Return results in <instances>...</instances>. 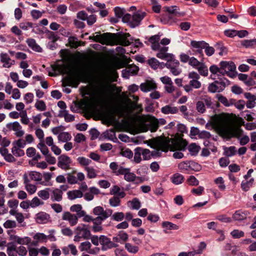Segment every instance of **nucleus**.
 <instances>
[{"label":"nucleus","instance_id":"obj_1","mask_svg":"<svg viewBox=\"0 0 256 256\" xmlns=\"http://www.w3.org/2000/svg\"><path fill=\"white\" fill-rule=\"evenodd\" d=\"M208 124L216 133L224 138L239 137L242 134L241 130L234 126L232 118L228 114H214L210 118L206 126Z\"/></svg>","mask_w":256,"mask_h":256},{"label":"nucleus","instance_id":"obj_2","mask_svg":"<svg viewBox=\"0 0 256 256\" xmlns=\"http://www.w3.org/2000/svg\"><path fill=\"white\" fill-rule=\"evenodd\" d=\"M82 93L84 96L87 95L90 97V99L86 98L87 102L82 104V106L85 109H87L90 104L94 106L103 105L108 99V87L102 82L96 86L94 91L89 86L82 88Z\"/></svg>","mask_w":256,"mask_h":256},{"label":"nucleus","instance_id":"obj_3","mask_svg":"<svg viewBox=\"0 0 256 256\" xmlns=\"http://www.w3.org/2000/svg\"><path fill=\"white\" fill-rule=\"evenodd\" d=\"M183 135L177 133L172 140L168 138H157L152 140V147L158 150L166 152L170 150H184L188 144L187 142L182 138Z\"/></svg>","mask_w":256,"mask_h":256},{"label":"nucleus","instance_id":"obj_4","mask_svg":"<svg viewBox=\"0 0 256 256\" xmlns=\"http://www.w3.org/2000/svg\"><path fill=\"white\" fill-rule=\"evenodd\" d=\"M52 70L62 74H68L62 80V86H70L76 88L80 81L84 79L85 72H82L77 75L74 74L72 66L70 64H56L52 66Z\"/></svg>","mask_w":256,"mask_h":256},{"label":"nucleus","instance_id":"obj_5","mask_svg":"<svg viewBox=\"0 0 256 256\" xmlns=\"http://www.w3.org/2000/svg\"><path fill=\"white\" fill-rule=\"evenodd\" d=\"M164 119L158 120L150 116H140L138 119L135 128L137 132H146L150 130L151 132H155L159 127V125L166 124Z\"/></svg>","mask_w":256,"mask_h":256},{"label":"nucleus","instance_id":"obj_6","mask_svg":"<svg viewBox=\"0 0 256 256\" xmlns=\"http://www.w3.org/2000/svg\"><path fill=\"white\" fill-rule=\"evenodd\" d=\"M96 35L90 36L89 38L102 44L114 45L119 44L123 46H128L130 42L125 36H118L115 34L104 33L100 34V32L95 33Z\"/></svg>","mask_w":256,"mask_h":256},{"label":"nucleus","instance_id":"obj_7","mask_svg":"<svg viewBox=\"0 0 256 256\" xmlns=\"http://www.w3.org/2000/svg\"><path fill=\"white\" fill-rule=\"evenodd\" d=\"M164 8L168 13V14L162 16L161 18L162 22L164 24H171L174 22L176 20L173 18L174 16H180L184 15V13L178 11L179 9L176 6H165Z\"/></svg>","mask_w":256,"mask_h":256},{"label":"nucleus","instance_id":"obj_8","mask_svg":"<svg viewBox=\"0 0 256 256\" xmlns=\"http://www.w3.org/2000/svg\"><path fill=\"white\" fill-rule=\"evenodd\" d=\"M220 74H227L230 77L236 76V66L232 62L222 61L220 64Z\"/></svg>","mask_w":256,"mask_h":256},{"label":"nucleus","instance_id":"obj_9","mask_svg":"<svg viewBox=\"0 0 256 256\" xmlns=\"http://www.w3.org/2000/svg\"><path fill=\"white\" fill-rule=\"evenodd\" d=\"M126 106H122L116 110L115 112L120 116H123L125 112H131L134 110L141 108L140 105L138 104L135 102H132L128 98L126 100Z\"/></svg>","mask_w":256,"mask_h":256},{"label":"nucleus","instance_id":"obj_10","mask_svg":"<svg viewBox=\"0 0 256 256\" xmlns=\"http://www.w3.org/2000/svg\"><path fill=\"white\" fill-rule=\"evenodd\" d=\"M93 213L98 216V217L95 218L96 220H100V223H102V222L111 216L112 214V210L110 209H107L106 210L100 206H96L93 210Z\"/></svg>","mask_w":256,"mask_h":256},{"label":"nucleus","instance_id":"obj_11","mask_svg":"<svg viewBox=\"0 0 256 256\" xmlns=\"http://www.w3.org/2000/svg\"><path fill=\"white\" fill-rule=\"evenodd\" d=\"M68 182L70 184H76L78 181L82 182L85 179V176L82 172H77L76 170L66 174Z\"/></svg>","mask_w":256,"mask_h":256},{"label":"nucleus","instance_id":"obj_12","mask_svg":"<svg viewBox=\"0 0 256 256\" xmlns=\"http://www.w3.org/2000/svg\"><path fill=\"white\" fill-rule=\"evenodd\" d=\"M168 46H164L161 47L160 46V48L156 50H158V52L156 54V56L160 59L166 60L168 62L174 60V55L172 54L168 53Z\"/></svg>","mask_w":256,"mask_h":256},{"label":"nucleus","instance_id":"obj_13","mask_svg":"<svg viewBox=\"0 0 256 256\" xmlns=\"http://www.w3.org/2000/svg\"><path fill=\"white\" fill-rule=\"evenodd\" d=\"M78 248L81 252H86L89 254L94 255L98 254L100 251V248L97 246L92 248V244L88 241L81 242Z\"/></svg>","mask_w":256,"mask_h":256},{"label":"nucleus","instance_id":"obj_14","mask_svg":"<svg viewBox=\"0 0 256 256\" xmlns=\"http://www.w3.org/2000/svg\"><path fill=\"white\" fill-rule=\"evenodd\" d=\"M163 65L170 69L171 73L174 76L179 75L182 72V70L179 66L180 62L178 60H175L174 58L172 61L163 64Z\"/></svg>","mask_w":256,"mask_h":256},{"label":"nucleus","instance_id":"obj_15","mask_svg":"<svg viewBox=\"0 0 256 256\" xmlns=\"http://www.w3.org/2000/svg\"><path fill=\"white\" fill-rule=\"evenodd\" d=\"M72 160L66 154H62L58 158V166L60 168L66 170L70 168Z\"/></svg>","mask_w":256,"mask_h":256},{"label":"nucleus","instance_id":"obj_16","mask_svg":"<svg viewBox=\"0 0 256 256\" xmlns=\"http://www.w3.org/2000/svg\"><path fill=\"white\" fill-rule=\"evenodd\" d=\"M100 243L102 245V250H106L118 246V244L112 241L110 238L104 236H100Z\"/></svg>","mask_w":256,"mask_h":256},{"label":"nucleus","instance_id":"obj_17","mask_svg":"<svg viewBox=\"0 0 256 256\" xmlns=\"http://www.w3.org/2000/svg\"><path fill=\"white\" fill-rule=\"evenodd\" d=\"M62 218L64 220L68 221L70 226H74L78 222V216L69 212H64L62 216Z\"/></svg>","mask_w":256,"mask_h":256},{"label":"nucleus","instance_id":"obj_18","mask_svg":"<svg viewBox=\"0 0 256 256\" xmlns=\"http://www.w3.org/2000/svg\"><path fill=\"white\" fill-rule=\"evenodd\" d=\"M6 128L10 130L14 131L15 134L18 137H21L24 134V131L22 130V126L18 122L8 124Z\"/></svg>","mask_w":256,"mask_h":256},{"label":"nucleus","instance_id":"obj_19","mask_svg":"<svg viewBox=\"0 0 256 256\" xmlns=\"http://www.w3.org/2000/svg\"><path fill=\"white\" fill-rule=\"evenodd\" d=\"M119 172V174H121V175L124 176V179L128 182H133L135 180L140 178V177L136 176L134 173L131 172L129 168L121 169Z\"/></svg>","mask_w":256,"mask_h":256},{"label":"nucleus","instance_id":"obj_20","mask_svg":"<svg viewBox=\"0 0 256 256\" xmlns=\"http://www.w3.org/2000/svg\"><path fill=\"white\" fill-rule=\"evenodd\" d=\"M76 232L78 235H81L84 239H88L90 236V232L88 226L84 224H80L76 228Z\"/></svg>","mask_w":256,"mask_h":256},{"label":"nucleus","instance_id":"obj_21","mask_svg":"<svg viewBox=\"0 0 256 256\" xmlns=\"http://www.w3.org/2000/svg\"><path fill=\"white\" fill-rule=\"evenodd\" d=\"M225 88L226 84L224 82L215 81L209 85L208 90L213 93L220 92L224 90Z\"/></svg>","mask_w":256,"mask_h":256},{"label":"nucleus","instance_id":"obj_22","mask_svg":"<svg viewBox=\"0 0 256 256\" xmlns=\"http://www.w3.org/2000/svg\"><path fill=\"white\" fill-rule=\"evenodd\" d=\"M140 90L144 92L156 89V84L152 80H146L145 82L142 83L140 86Z\"/></svg>","mask_w":256,"mask_h":256},{"label":"nucleus","instance_id":"obj_23","mask_svg":"<svg viewBox=\"0 0 256 256\" xmlns=\"http://www.w3.org/2000/svg\"><path fill=\"white\" fill-rule=\"evenodd\" d=\"M146 16V13L144 12H138L132 15V20L130 22V26L132 28H135L138 26L140 21Z\"/></svg>","mask_w":256,"mask_h":256},{"label":"nucleus","instance_id":"obj_24","mask_svg":"<svg viewBox=\"0 0 256 256\" xmlns=\"http://www.w3.org/2000/svg\"><path fill=\"white\" fill-rule=\"evenodd\" d=\"M0 61L3 64L2 66L5 68H10L15 64L14 60H12L8 54L4 52L0 54Z\"/></svg>","mask_w":256,"mask_h":256},{"label":"nucleus","instance_id":"obj_25","mask_svg":"<svg viewBox=\"0 0 256 256\" xmlns=\"http://www.w3.org/2000/svg\"><path fill=\"white\" fill-rule=\"evenodd\" d=\"M62 191L58 188L50 190V198L52 202H60L62 199Z\"/></svg>","mask_w":256,"mask_h":256},{"label":"nucleus","instance_id":"obj_26","mask_svg":"<svg viewBox=\"0 0 256 256\" xmlns=\"http://www.w3.org/2000/svg\"><path fill=\"white\" fill-rule=\"evenodd\" d=\"M244 96L248 100L246 104L248 108H252L256 106V95H253L250 92H246Z\"/></svg>","mask_w":256,"mask_h":256},{"label":"nucleus","instance_id":"obj_27","mask_svg":"<svg viewBox=\"0 0 256 256\" xmlns=\"http://www.w3.org/2000/svg\"><path fill=\"white\" fill-rule=\"evenodd\" d=\"M46 38L50 41L49 46L52 50L56 48L55 42L58 40L59 37L58 35L52 32L48 31L46 34Z\"/></svg>","mask_w":256,"mask_h":256},{"label":"nucleus","instance_id":"obj_28","mask_svg":"<svg viewBox=\"0 0 256 256\" xmlns=\"http://www.w3.org/2000/svg\"><path fill=\"white\" fill-rule=\"evenodd\" d=\"M162 226L164 228V232L165 234H169L168 230H178L179 226L176 224H173L168 221H165L162 222Z\"/></svg>","mask_w":256,"mask_h":256},{"label":"nucleus","instance_id":"obj_29","mask_svg":"<svg viewBox=\"0 0 256 256\" xmlns=\"http://www.w3.org/2000/svg\"><path fill=\"white\" fill-rule=\"evenodd\" d=\"M248 214V212L240 210H236L232 218L234 220L242 221L245 220Z\"/></svg>","mask_w":256,"mask_h":256},{"label":"nucleus","instance_id":"obj_30","mask_svg":"<svg viewBox=\"0 0 256 256\" xmlns=\"http://www.w3.org/2000/svg\"><path fill=\"white\" fill-rule=\"evenodd\" d=\"M160 36L158 34L150 36L148 39V42L151 44V48L154 50H156L160 48Z\"/></svg>","mask_w":256,"mask_h":256},{"label":"nucleus","instance_id":"obj_31","mask_svg":"<svg viewBox=\"0 0 256 256\" xmlns=\"http://www.w3.org/2000/svg\"><path fill=\"white\" fill-rule=\"evenodd\" d=\"M206 44L204 41H195L192 40L190 42V45L194 48H196V52L200 53L202 56H203L202 54V50L204 49L206 46Z\"/></svg>","mask_w":256,"mask_h":256},{"label":"nucleus","instance_id":"obj_32","mask_svg":"<svg viewBox=\"0 0 256 256\" xmlns=\"http://www.w3.org/2000/svg\"><path fill=\"white\" fill-rule=\"evenodd\" d=\"M50 218V215L44 212H40L36 214V220L38 224L46 223Z\"/></svg>","mask_w":256,"mask_h":256},{"label":"nucleus","instance_id":"obj_33","mask_svg":"<svg viewBox=\"0 0 256 256\" xmlns=\"http://www.w3.org/2000/svg\"><path fill=\"white\" fill-rule=\"evenodd\" d=\"M161 112L165 114H176L178 112V108L172 105L168 104L162 108Z\"/></svg>","mask_w":256,"mask_h":256},{"label":"nucleus","instance_id":"obj_34","mask_svg":"<svg viewBox=\"0 0 256 256\" xmlns=\"http://www.w3.org/2000/svg\"><path fill=\"white\" fill-rule=\"evenodd\" d=\"M138 68L136 65H129L126 68L122 70L124 75L126 74L125 76H128L130 75L136 74L138 71Z\"/></svg>","mask_w":256,"mask_h":256},{"label":"nucleus","instance_id":"obj_35","mask_svg":"<svg viewBox=\"0 0 256 256\" xmlns=\"http://www.w3.org/2000/svg\"><path fill=\"white\" fill-rule=\"evenodd\" d=\"M68 198L70 200H74L78 198H80L83 196V193L80 190H70L67 192Z\"/></svg>","mask_w":256,"mask_h":256},{"label":"nucleus","instance_id":"obj_36","mask_svg":"<svg viewBox=\"0 0 256 256\" xmlns=\"http://www.w3.org/2000/svg\"><path fill=\"white\" fill-rule=\"evenodd\" d=\"M11 239L14 242L20 244H28L31 242V239L29 237L20 238L17 236H11Z\"/></svg>","mask_w":256,"mask_h":256},{"label":"nucleus","instance_id":"obj_37","mask_svg":"<svg viewBox=\"0 0 256 256\" xmlns=\"http://www.w3.org/2000/svg\"><path fill=\"white\" fill-rule=\"evenodd\" d=\"M26 42L30 48L33 50L37 52H41L42 48L36 42L34 39L30 38L26 40Z\"/></svg>","mask_w":256,"mask_h":256},{"label":"nucleus","instance_id":"obj_38","mask_svg":"<svg viewBox=\"0 0 256 256\" xmlns=\"http://www.w3.org/2000/svg\"><path fill=\"white\" fill-rule=\"evenodd\" d=\"M170 180L173 184L178 185L183 182L184 178L182 174L176 173L172 175L170 178Z\"/></svg>","mask_w":256,"mask_h":256},{"label":"nucleus","instance_id":"obj_39","mask_svg":"<svg viewBox=\"0 0 256 256\" xmlns=\"http://www.w3.org/2000/svg\"><path fill=\"white\" fill-rule=\"evenodd\" d=\"M59 116L64 118L65 121L66 122H72L74 120V116L72 114H69L66 110H60Z\"/></svg>","mask_w":256,"mask_h":256},{"label":"nucleus","instance_id":"obj_40","mask_svg":"<svg viewBox=\"0 0 256 256\" xmlns=\"http://www.w3.org/2000/svg\"><path fill=\"white\" fill-rule=\"evenodd\" d=\"M50 188H46L44 190L38 192V196L44 200H47L50 198Z\"/></svg>","mask_w":256,"mask_h":256},{"label":"nucleus","instance_id":"obj_41","mask_svg":"<svg viewBox=\"0 0 256 256\" xmlns=\"http://www.w3.org/2000/svg\"><path fill=\"white\" fill-rule=\"evenodd\" d=\"M216 98L218 100L226 106H230L233 105L234 102V99L228 100L226 97L220 94H218Z\"/></svg>","mask_w":256,"mask_h":256},{"label":"nucleus","instance_id":"obj_42","mask_svg":"<svg viewBox=\"0 0 256 256\" xmlns=\"http://www.w3.org/2000/svg\"><path fill=\"white\" fill-rule=\"evenodd\" d=\"M110 194L112 195L118 194L120 198H124L126 193L124 192H120V188L118 186H114L110 190Z\"/></svg>","mask_w":256,"mask_h":256},{"label":"nucleus","instance_id":"obj_43","mask_svg":"<svg viewBox=\"0 0 256 256\" xmlns=\"http://www.w3.org/2000/svg\"><path fill=\"white\" fill-rule=\"evenodd\" d=\"M84 170L86 172L87 177L90 179L96 178L97 176V172L96 169L92 166L86 167Z\"/></svg>","mask_w":256,"mask_h":256},{"label":"nucleus","instance_id":"obj_44","mask_svg":"<svg viewBox=\"0 0 256 256\" xmlns=\"http://www.w3.org/2000/svg\"><path fill=\"white\" fill-rule=\"evenodd\" d=\"M76 160L80 166L84 168V169L86 167L89 166V165L92 162V160L84 156L78 157Z\"/></svg>","mask_w":256,"mask_h":256},{"label":"nucleus","instance_id":"obj_45","mask_svg":"<svg viewBox=\"0 0 256 256\" xmlns=\"http://www.w3.org/2000/svg\"><path fill=\"white\" fill-rule=\"evenodd\" d=\"M148 63L150 66L152 67V68L154 70H156L158 68H162L164 67V66L163 65V62L160 63L156 58H152L148 60Z\"/></svg>","mask_w":256,"mask_h":256},{"label":"nucleus","instance_id":"obj_46","mask_svg":"<svg viewBox=\"0 0 256 256\" xmlns=\"http://www.w3.org/2000/svg\"><path fill=\"white\" fill-rule=\"evenodd\" d=\"M28 176L31 180L37 182L41 181L42 178V174L36 171L29 172Z\"/></svg>","mask_w":256,"mask_h":256},{"label":"nucleus","instance_id":"obj_47","mask_svg":"<svg viewBox=\"0 0 256 256\" xmlns=\"http://www.w3.org/2000/svg\"><path fill=\"white\" fill-rule=\"evenodd\" d=\"M200 149V146L195 143L191 144L188 146V150L192 156L197 155Z\"/></svg>","mask_w":256,"mask_h":256},{"label":"nucleus","instance_id":"obj_48","mask_svg":"<svg viewBox=\"0 0 256 256\" xmlns=\"http://www.w3.org/2000/svg\"><path fill=\"white\" fill-rule=\"evenodd\" d=\"M178 168L181 172H190V161L180 162L178 165Z\"/></svg>","mask_w":256,"mask_h":256},{"label":"nucleus","instance_id":"obj_49","mask_svg":"<svg viewBox=\"0 0 256 256\" xmlns=\"http://www.w3.org/2000/svg\"><path fill=\"white\" fill-rule=\"evenodd\" d=\"M71 138L70 134L67 132H60L58 136V140L63 142L70 140Z\"/></svg>","mask_w":256,"mask_h":256},{"label":"nucleus","instance_id":"obj_50","mask_svg":"<svg viewBox=\"0 0 256 256\" xmlns=\"http://www.w3.org/2000/svg\"><path fill=\"white\" fill-rule=\"evenodd\" d=\"M110 168L112 170V172L116 176L120 175L121 174H119V172L121 169L124 168L122 166H118V164L115 162H111L110 164Z\"/></svg>","mask_w":256,"mask_h":256},{"label":"nucleus","instance_id":"obj_51","mask_svg":"<svg viewBox=\"0 0 256 256\" xmlns=\"http://www.w3.org/2000/svg\"><path fill=\"white\" fill-rule=\"evenodd\" d=\"M241 44L242 46L246 48H254L256 46V39L244 40Z\"/></svg>","mask_w":256,"mask_h":256},{"label":"nucleus","instance_id":"obj_52","mask_svg":"<svg viewBox=\"0 0 256 256\" xmlns=\"http://www.w3.org/2000/svg\"><path fill=\"white\" fill-rule=\"evenodd\" d=\"M196 68L200 74L204 76H208V68L204 64L201 63Z\"/></svg>","mask_w":256,"mask_h":256},{"label":"nucleus","instance_id":"obj_53","mask_svg":"<svg viewBox=\"0 0 256 256\" xmlns=\"http://www.w3.org/2000/svg\"><path fill=\"white\" fill-rule=\"evenodd\" d=\"M140 150L141 152L142 155V158L144 160H148L150 159L152 154L148 149L143 148L140 147Z\"/></svg>","mask_w":256,"mask_h":256},{"label":"nucleus","instance_id":"obj_54","mask_svg":"<svg viewBox=\"0 0 256 256\" xmlns=\"http://www.w3.org/2000/svg\"><path fill=\"white\" fill-rule=\"evenodd\" d=\"M34 240H36L38 242H46V235L44 234V233H40L38 232L36 233L34 237H33Z\"/></svg>","mask_w":256,"mask_h":256},{"label":"nucleus","instance_id":"obj_55","mask_svg":"<svg viewBox=\"0 0 256 256\" xmlns=\"http://www.w3.org/2000/svg\"><path fill=\"white\" fill-rule=\"evenodd\" d=\"M52 177V174L50 172H44V178L45 180L44 182H42L40 184L45 186H50L52 184L50 182Z\"/></svg>","mask_w":256,"mask_h":256},{"label":"nucleus","instance_id":"obj_56","mask_svg":"<svg viewBox=\"0 0 256 256\" xmlns=\"http://www.w3.org/2000/svg\"><path fill=\"white\" fill-rule=\"evenodd\" d=\"M37 148L40 150L41 152L44 156L49 153V150L43 142H40L37 145Z\"/></svg>","mask_w":256,"mask_h":256},{"label":"nucleus","instance_id":"obj_57","mask_svg":"<svg viewBox=\"0 0 256 256\" xmlns=\"http://www.w3.org/2000/svg\"><path fill=\"white\" fill-rule=\"evenodd\" d=\"M30 207L34 208L40 205H43L44 202L40 200L38 197H34L30 202Z\"/></svg>","mask_w":256,"mask_h":256},{"label":"nucleus","instance_id":"obj_58","mask_svg":"<svg viewBox=\"0 0 256 256\" xmlns=\"http://www.w3.org/2000/svg\"><path fill=\"white\" fill-rule=\"evenodd\" d=\"M12 152L14 156L17 157L22 156L24 154V151L18 146H14L12 149Z\"/></svg>","mask_w":256,"mask_h":256},{"label":"nucleus","instance_id":"obj_59","mask_svg":"<svg viewBox=\"0 0 256 256\" xmlns=\"http://www.w3.org/2000/svg\"><path fill=\"white\" fill-rule=\"evenodd\" d=\"M141 156L142 154L140 150V147L135 148L134 158V162L137 164L140 163V162L142 161Z\"/></svg>","mask_w":256,"mask_h":256},{"label":"nucleus","instance_id":"obj_60","mask_svg":"<svg viewBox=\"0 0 256 256\" xmlns=\"http://www.w3.org/2000/svg\"><path fill=\"white\" fill-rule=\"evenodd\" d=\"M128 203H130L131 207L134 210H138L140 206V202L136 198H134L132 200L129 201Z\"/></svg>","mask_w":256,"mask_h":256},{"label":"nucleus","instance_id":"obj_61","mask_svg":"<svg viewBox=\"0 0 256 256\" xmlns=\"http://www.w3.org/2000/svg\"><path fill=\"white\" fill-rule=\"evenodd\" d=\"M125 248L128 252L132 254H136L138 250V248L137 246H132L130 243H126L125 244Z\"/></svg>","mask_w":256,"mask_h":256},{"label":"nucleus","instance_id":"obj_62","mask_svg":"<svg viewBox=\"0 0 256 256\" xmlns=\"http://www.w3.org/2000/svg\"><path fill=\"white\" fill-rule=\"evenodd\" d=\"M120 198L113 196L109 200V204L112 207H116L120 205Z\"/></svg>","mask_w":256,"mask_h":256},{"label":"nucleus","instance_id":"obj_63","mask_svg":"<svg viewBox=\"0 0 256 256\" xmlns=\"http://www.w3.org/2000/svg\"><path fill=\"white\" fill-rule=\"evenodd\" d=\"M37 110L40 111H44L46 110V105L43 100H37L34 104Z\"/></svg>","mask_w":256,"mask_h":256},{"label":"nucleus","instance_id":"obj_64","mask_svg":"<svg viewBox=\"0 0 256 256\" xmlns=\"http://www.w3.org/2000/svg\"><path fill=\"white\" fill-rule=\"evenodd\" d=\"M7 253L8 256H17L16 246L12 244L7 248Z\"/></svg>","mask_w":256,"mask_h":256}]
</instances>
